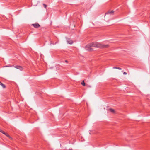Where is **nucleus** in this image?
Here are the masks:
<instances>
[{
  "label": "nucleus",
  "instance_id": "nucleus-7",
  "mask_svg": "<svg viewBox=\"0 0 150 150\" xmlns=\"http://www.w3.org/2000/svg\"><path fill=\"white\" fill-rule=\"evenodd\" d=\"M0 85H1L4 88H6V86L4 84L2 83L0 81Z\"/></svg>",
  "mask_w": 150,
  "mask_h": 150
},
{
  "label": "nucleus",
  "instance_id": "nucleus-2",
  "mask_svg": "<svg viewBox=\"0 0 150 150\" xmlns=\"http://www.w3.org/2000/svg\"><path fill=\"white\" fill-rule=\"evenodd\" d=\"M32 25L35 28H38L40 27V25L38 23L32 24Z\"/></svg>",
  "mask_w": 150,
  "mask_h": 150
},
{
  "label": "nucleus",
  "instance_id": "nucleus-14",
  "mask_svg": "<svg viewBox=\"0 0 150 150\" xmlns=\"http://www.w3.org/2000/svg\"><path fill=\"white\" fill-rule=\"evenodd\" d=\"M127 74V73L126 72H124L123 73V74L124 75H126Z\"/></svg>",
  "mask_w": 150,
  "mask_h": 150
},
{
  "label": "nucleus",
  "instance_id": "nucleus-16",
  "mask_svg": "<svg viewBox=\"0 0 150 150\" xmlns=\"http://www.w3.org/2000/svg\"><path fill=\"white\" fill-rule=\"evenodd\" d=\"M69 150H72V149H69Z\"/></svg>",
  "mask_w": 150,
  "mask_h": 150
},
{
  "label": "nucleus",
  "instance_id": "nucleus-4",
  "mask_svg": "<svg viewBox=\"0 0 150 150\" xmlns=\"http://www.w3.org/2000/svg\"><path fill=\"white\" fill-rule=\"evenodd\" d=\"M67 42L70 44H71L73 43V41L71 40L70 38H68L67 39Z\"/></svg>",
  "mask_w": 150,
  "mask_h": 150
},
{
  "label": "nucleus",
  "instance_id": "nucleus-1",
  "mask_svg": "<svg viewBox=\"0 0 150 150\" xmlns=\"http://www.w3.org/2000/svg\"><path fill=\"white\" fill-rule=\"evenodd\" d=\"M108 47V45H103L98 42H93L87 44L85 47V48L88 51L92 50V47H95L107 48Z\"/></svg>",
  "mask_w": 150,
  "mask_h": 150
},
{
  "label": "nucleus",
  "instance_id": "nucleus-13",
  "mask_svg": "<svg viewBox=\"0 0 150 150\" xmlns=\"http://www.w3.org/2000/svg\"><path fill=\"white\" fill-rule=\"evenodd\" d=\"M13 66V65H8V66H6V67H12Z\"/></svg>",
  "mask_w": 150,
  "mask_h": 150
},
{
  "label": "nucleus",
  "instance_id": "nucleus-15",
  "mask_svg": "<svg viewBox=\"0 0 150 150\" xmlns=\"http://www.w3.org/2000/svg\"><path fill=\"white\" fill-rule=\"evenodd\" d=\"M65 62H67V63L68 62V61H67V60H65Z\"/></svg>",
  "mask_w": 150,
  "mask_h": 150
},
{
  "label": "nucleus",
  "instance_id": "nucleus-10",
  "mask_svg": "<svg viewBox=\"0 0 150 150\" xmlns=\"http://www.w3.org/2000/svg\"><path fill=\"white\" fill-rule=\"evenodd\" d=\"M81 84L83 86H85V83L84 82V81L83 80L81 83Z\"/></svg>",
  "mask_w": 150,
  "mask_h": 150
},
{
  "label": "nucleus",
  "instance_id": "nucleus-9",
  "mask_svg": "<svg viewBox=\"0 0 150 150\" xmlns=\"http://www.w3.org/2000/svg\"><path fill=\"white\" fill-rule=\"evenodd\" d=\"M5 135H6V136L8 137L9 138H11V137L9 136V135L8 134V133H6L5 132V134H4Z\"/></svg>",
  "mask_w": 150,
  "mask_h": 150
},
{
  "label": "nucleus",
  "instance_id": "nucleus-12",
  "mask_svg": "<svg viewBox=\"0 0 150 150\" xmlns=\"http://www.w3.org/2000/svg\"><path fill=\"white\" fill-rule=\"evenodd\" d=\"M43 5L44 7L46 8L47 6V5L45 4H43Z\"/></svg>",
  "mask_w": 150,
  "mask_h": 150
},
{
  "label": "nucleus",
  "instance_id": "nucleus-8",
  "mask_svg": "<svg viewBox=\"0 0 150 150\" xmlns=\"http://www.w3.org/2000/svg\"><path fill=\"white\" fill-rule=\"evenodd\" d=\"M113 69H119V70H121L122 69L119 67H113Z\"/></svg>",
  "mask_w": 150,
  "mask_h": 150
},
{
  "label": "nucleus",
  "instance_id": "nucleus-6",
  "mask_svg": "<svg viewBox=\"0 0 150 150\" xmlns=\"http://www.w3.org/2000/svg\"><path fill=\"white\" fill-rule=\"evenodd\" d=\"M109 110L112 113H114L115 112V110L114 109L110 108V109Z\"/></svg>",
  "mask_w": 150,
  "mask_h": 150
},
{
  "label": "nucleus",
  "instance_id": "nucleus-5",
  "mask_svg": "<svg viewBox=\"0 0 150 150\" xmlns=\"http://www.w3.org/2000/svg\"><path fill=\"white\" fill-rule=\"evenodd\" d=\"M114 11H108L107 13L105 14V15L108 14H113Z\"/></svg>",
  "mask_w": 150,
  "mask_h": 150
},
{
  "label": "nucleus",
  "instance_id": "nucleus-11",
  "mask_svg": "<svg viewBox=\"0 0 150 150\" xmlns=\"http://www.w3.org/2000/svg\"><path fill=\"white\" fill-rule=\"evenodd\" d=\"M0 132H1V133H2L3 134H5V132L4 131H3L2 130H1V129L0 130Z\"/></svg>",
  "mask_w": 150,
  "mask_h": 150
},
{
  "label": "nucleus",
  "instance_id": "nucleus-3",
  "mask_svg": "<svg viewBox=\"0 0 150 150\" xmlns=\"http://www.w3.org/2000/svg\"><path fill=\"white\" fill-rule=\"evenodd\" d=\"M14 67L17 69L20 70L21 71H22L23 69V68L22 67L20 66L16 65L14 66Z\"/></svg>",
  "mask_w": 150,
  "mask_h": 150
}]
</instances>
